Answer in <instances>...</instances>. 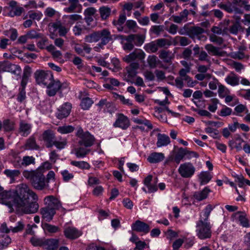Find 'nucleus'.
Returning <instances> with one entry per match:
<instances>
[{"instance_id":"obj_1","label":"nucleus","mask_w":250,"mask_h":250,"mask_svg":"<svg viewBox=\"0 0 250 250\" xmlns=\"http://www.w3.org/2000/svg\"><path fill=\"white\" fill-rule=\"evenodd\" d=\"M38 196L25 183L17 185L13 192L0 190V203L7 206L10 212L15 209L22 213H36L39 208Z\"/></svg>"},{"instance_id":"obj_2","label":"nucleus","mask_w":250,"mask_h":250,"mask_svg":"<svg viewBox=\"0 0 250 250\" xmlns=\"http://www.w3.org/2000/svg\"><path fill=\"white\" fill-rule=\"evenodd\" d=\"M23 177L29 180L34 188L37 190H42L46 188L45 177L39 169L35 170H25L22 172Z\"/></svg>"},{"instance_id":"obj_3","label":"nucleus","mask_w":250,"mask_h":250,"mask_svg":"<svg viewBox=\"0 0 250 250\" xmlns=\"http://www.w3.org/2000/svg\"><path fill=\"white\" fill-rule=\"evenodd\" d=\"M42 139L45 143L46 146L48 148L55 146L58 149H62L64 148L67 144L66 139L60 138L57 139L54 132L50 129L45 130L43 132Z\"/></svg>"},{"instance_id":"obj_4","label":"nucleus","mask_w":250,"mask_h":250,"mask_svg":"<svg viewBox=\"0 0 250 250\" xmlns=\"http://www.w3.org/2000/svg\"><path fill=\"white\" fill-rule=\"evenodd\" d=\"M78 138V144L80 146H84L85 147H90L93 146L95 141V137L89 132H84L81 127H79L76 133Z\"/></svg>"},{"instance_id":"obj_5","label":"nucleus","mask_w":250,"mask_h":250,"mask_svg":"<svg viewBox=\"0 0 250 250\" xmlns=\"http://www.w3.org/2000/svg\"><path fill=\"white\" fill-rule=\"evenodd\" d=\"M211 225L209 223L199 220L196 224L197 235L200 239L209 238L211 236Z\"/></svg>"},{"instance_id":"obj_6","label":"nucleus","mask_w":250,"mask_h":250,"mask_svg":"<svg viewBox=\"0 0 250 250\" xmlns=\"http://www.w3.org/2000/svg\"><path fill=\"white\" fill-rule=\"evenodd\" d=\"M36 82L38 84H42L46 86L50 83L53 79V75L49 71L44 70H37L35 73Z\"/></svg>"},{"instance_id":"obj_7","label":"nucleus","mask_w":250,"mask_h":250,"mask_svg":"<svg viewBox=\"0 0 250 250\" xmlns=\"http://www.w3.org/2000/svg\"><path fill=\"white\" fill-rule=\"evenodd\" d=\"M178 171L183 178H189L194 175L195 167L191 163H185L180 165Z\"/></svg>"},{"instance_id":"obj_8","label":"nucleus","mask_w":250,"mask_h":250,"mask_svg":"<svg viewBox=\"0 0 250 250\" xmlns=\"http://www.w3.org/2000/svg\"><path fill=\"white\" fill-rule=\"evenodd\" d=\"M98 35L99 41L100 40L101 42L98 44L97 46L94 47L95 50H97L99 47L102 48L112 40V35L107 29H103L101 31H98Z\"/></svg>"},{"instance_id":"obj_9","label":"nucleus","mask_w":250,"mask_h":250,"mask_svg":"<svg viewBox=\"0 0 250 250\" xmlns=\"http://www.w3.org/2000/svg\"><path fill=\"white\" fill-rule=\"evenodd\" d=\"M145 57L146 54L142 50L136 49L129 55L125 56L123 58V61L127 63L131 62L135 60L142 61L145 59Z\"/></svg>"},{"instance_id":"obj_10","label":"nucleus","mask_w":250,"mask_h":250,"mask_svg":"<svg viewBox=\"0 0 250 250\" xmlns=\"http://www.w3.org/2000/svg\"><path fill=\"white\" fill-rule=\"evenodd\" d=\"M43 202L46 207L54 209L55 211L56 210L62 208L60 201L53 195L46 196L44 198Z\"/></svg>"},{"instance_id":"obj_11","label":"nucleus","mask_w":250,"mask_h":250,"mask_svg":"<svg viewBox=\"0 0 250 250\" xmlns=\"http://www.w3.org/2000/svg\"><path fill=\"white\" fill-rule=\"evenodd\" d=\"M62 84L59 81L51 80L50 83L46 85V93L49 96H54L58 91L61 89Z\"/></svg>"},{"instance_id":"obj_12","label":"nucleus","mask_w":250,"mask_h":250,"mask_svg":"<svg viewBox=\"0 0 250 250\" xmlns=\"http://www.w3.org/2000/svg\"><path fill=\"white\" fill-rule=\"evenodd\" d=\"M204 32V29L202 27L191 26L189 28L188 36L192 39L197 37L199 40H201L204 38L206 39L205 36L202 35Z\"/></svg>"},{"instance_id":"obj_13","label":"nucleus","mask_w":250,"mask_h":250,"mask_svg":"<svg viewBox=\"0 0 250 250\" xmlns=\"http://www.w3.org/2000/svg\"><path fill=\"white\" fill-rule=\"evenodd\" d=\"M132 230L137 232H143L145 234L147 233L150 230L149 226L140 220H137L131 225Z\"/></svg>"},{"instance_id":"obj_14","label":"nucleus","mask_w":250,"mask_h":250,"mask_svg":"<svg viewBox=\"0 0 250 250\" xmlns=\"http://www.w3.org/2000/svg\"><path fill=\"white\" fill-rule=\"evenodd\" d=\"M113 125L115 127H120L123 129H125L129 126V121L123 114H119L118 118L114 123Z\"/></svg>"},{"instance_id":"obj_15","label":"nucleus","mask_w":250,"mask_h":250,"mask_svg":"<svg viewBox=\"0 0 250 250\" xmlns=\"http://www.w3.org/2000/svg\"><path fill=\"white\" fill-rule=\"evenodd\" d=\"M72 106L70 103H65L58 109L57 117L59 119H62L67 117L71 109Z\"/></svg>"},{"instance_id":"obj_16","label":"nucleus","mask_w":250,"mask_h":250,"mask_svg":"<svg viewBox=\"0 0 250 250\" xmlns=\"http://www.w3.org/2000/svg\"><path fill=\"white\" fill-rule=\"evenodd\" d=\"M64 234L66 238L75 239L80 236L82 233L73 227H67L64 229Z\"/></svg>"},{"instance_id":"obj_17","label":"nucleus","mask_w":250,"mask_h":250,"mask_svg":"<svg viewBox=\"0 0 250 250\" xmlns=\"http://www.w3.org/2000/svg\"><path fill=\"white\" fill-rule=\"evenodd\" d=\"M40 212L43 219L47 222L50 221L56 213V211L54 209L50 208L46 206L41 209Z\"/></svg>"},{"instance_id":"obj_18","label":"nucleus","mask_w":250,"mask_h":250,"mask_svg":"<svg viewBox=\"0 0 250 250\" xmlns=\"http://www.w3.org/2000/svg\"><path fill=\"white\" fill-rule=\"evenodd\" d=\"M139 64L138 62H133L131 63L125 68L127 77L129 78L134 77L137 73V70L139 69Z\"/></svg>"},{"instance_id":"obj_19","label":"nucleus","mask_w":250,"mask_h":250,"mask_svg":"<svg viewBox=\"0 0 250 250\" xmlns=\"http://www.w3.org/2000/svg\"><path fill=\"white\" fill-rule=\"evenodd\" d=\"M59 246V240L56 239H45L43 248L46 250H56Z\"/></svg>"},{"instance_id":"obj_20","label":"nucleus","mask_w":250,"mask_h":250,"mask_svg":"<svg viewBox=\"0 0 250 250\" xmlns=\"http://www.w3.org/2000/svg\"><path fill=\"white\" fill-rule=\"evenodd\" d=\"M32 126L30 124L24 121H21L20 123L19 132L23 136H28L31 132Z\"/></svg>"},{"instance_id":"obj_21","label":"nucleus","mask_w":250,"mask_h":250,"mask_svg":"<svg viewBox=\"0 0 250 250\" xmlns=\"http://www.w3.org/2000/svg\"><path fill=\"white\" fill-rule=\"evenodd\" d=\"M210 191V189L207 187L201 191L195 192L193 197L197 201H201L206 199Z\"/></svg>"},{"instance_id":"obj_22","label":"nucleus","mask_w":250,"mask_h":250,"mask_svg":"<svg viewBox=\"0 0 250 250\" xmlns=\"http://www.w3.org/2000/svg\"><path fill=\"white\" fill-rule=\"evenodd\" d=\"M170 143L169 137L165 134L159 133L157 135L156 145L158 147H161L168 145Z\"/></svg>"},{"instance_id":"obj_23","label":"nucleus","mask_w":250,"mask_h":250,"mask_svg":"<svg viewBox=\"0 0 250 250\" xmlns=\"http://www.w3.org/2000/svg\"><path fill=\"white\" fill-rule=\"evenodd\" d=\"M189 14V12L187 9H184L182 11L179 16H172L173 21L177 23H180L182 22H186L188 20V16Z\"/></svg>"},{"instance_id":"obj_24","label":"nucleus","mask_w":250,"mask_h":250,"mask_svg":"<svg viewBox=\"0 0 250 250\" xmlns=\"http://www.w3.org/2000/svg\"><path fill=\"white\" fill-rule=\"evenodd\" d=\"M24 148L27 150H33L38 149L40 147L36 143L35 137L31 136L26 141Z\"/></svg>"},{"instance_id":"obj_25","label":"nucleus","mask_w":250,"mask_h":250,"mask_svg":"<svg viewBox=\"0 0 250 250\" xmlns=\"http://www.w3.org/2000/svg\"><path fill=\"white\" fill-rule=\"evenodd\" d=\"M165 156L163 153L158 152L152 153L147 158V161L150 163H157L162 161Z\"/></svg>"},{"instance_id":"obj_26","label":"nucleus","mask_w":250,"mask_h":250,"mask_svg":"<svg viewBox=\"0 0 250 250\" xmlns=\"http://www.w3.org/2000/svg\"><path fill=\"white\" fill-rule=\"evenodd\" d=\"M70 5L68 7L64 9L65 12L67 13H72L75 11L77 8H80V11L82 9V5L79 3V0H68Z\"/></svg>"},{"instance_id":"obj_27","label":"nucleus","mask_w":250,"mask_h":250,"mask_svg":"<svg viewBox=\"0 0 250 250\" xmlns=\"http://www.w3.org/2000/svg\"><path fill=\"white\" fill-rule=\"evenodd\" d=\"M225 81L231 86H236L239 83V78L234 73L231 72L226 77Z\"/></svg>"},{"instance_id":"obj_28","label":"nucleus","mask_w":250,"mask_h":250,"mask_svg":"<svg viewBox=\"0 0 250 250\" xmlns=\"http://www.w3.org/2000/svg\"><path fill=\"white\" fill-rule=\"evenodd\" d=\"M146 61L148 67L151 69L155 68L161 62L157 57L154 55H149Z\"/></svg>"},{"instance_id":"obj_29","label":"nucleus","mask_w":250,"mask_h":250,"mask_svg":"<svg viewBox=\"0 0 250 250\" xmlns=\"http://www.w3.org/2000/svg\"><path fill=\"white\" fill-rule=\"evenodd\" d=\"M205 48L208 53L213 56H222V53L219 47H215L211 44H207L205 46Z\"/></svg>"},{"instance_id":"obj_30","label":"nucleus","mask_w":250,"mask_h":250,"mask_svg":"<svg viewBox=\"0 0 250 250\" xmlns=\"http://www.w3.org/2000/svg\"><path fill=\"white\" fill-rule=\"evenodd\" d=\"M6 71L15 75H19L21 72V69L19 65L7 62Z\"/></svg>"},{"instance_id":"obj_31","label":"nucleus","mask_w":250,"mask_h":250,"mask_svg":"<svg viewBox=\"0 0 250 250\" xmlns=\"http://www.w3.org/2000/svg\"><path fill=\"white\" fill-rule=\"evenodd\" d=\"M31 75V68L27 66L23 70V73L21 79V88L25 89L26 85L27 83L28 78Z\"/></svg>"},{"instance_id":"obj_32","label":"nucleus","mask_w":250,"mask_h":250,"mask_svg":"<svg viewBox=\"0 0 250 250\" xmlns=\"http://www.w3.org/2000/svg\"><path fill=\"white\" fill-rule=\"evenodd\" d=\"M126 19L125 14L124 13L120 15L118 20L113 21V24L117 27L118 31H122L123 30L122 25L125 21Z\"/></svg>"},{"instance_id":"obj_33","label":"nucleus","mask_w":250,"mask_h":250,"mask_svg":"<svg viewBox=\"0 0 250 250\" xmlns=\"http://www.w3.org/2000/svg\"><path fill=\"white\" fill-rule=\"evenodd\" d=\"M159 57L161 59L163 60L164 62L168 63L171 62V60L173 59L171 52L165 50H163L160 51Z\"/></svg>"},{"instance_id":"obj_34","label":"nucleus","mask_w":250,"mask_h":250,"mask_svg":"<svg viewBox=\"0 0 250 250\" xmlns=\"http://www.w3.org/2000/svg\"><path fill=\"white\" fill-rule=\"evenodd\" d=\"M219 7L229 13H231L233 11L237 13H241L239 9L236 8L235 5H233L232 3L229 2H228L227 4H220Z\"/></svg>"},{"instance_id":"obj_35","label":"nucleus","mask_w":250,"mask_h":250,"mask_svg":"<svg viewBox=\"0 0 250 250\" xmlns=\"http://www.w3.org/2000/svg\"><path fill=\"white\" fill-rule=\"evenodd\" d=\"M200 184L202 185L207 184L211 179L212 176L208 171H203L199 175Z\"/></svg>"},{"instance_id":"obj_36","label":"nucleus","mask_w":250,"mask_h":250,"mask_svg":"<svg viewBox=\"0 0 250 250\" xmlns=\"http://www.w3.org/2000/svg\"><path fill=\"white\" fill-rule=\"evenodd\" d=\"M74 151L77 158H83L89 153L90 150L86 148L85 147H83L82 146H80L75 148Z\"/></svg>"},{"instance_id":"obj_37","label":"nucleus","mask_w":250,"mask_h":250,"mask_svg":"<svg viewBox=\"0 0 250 250\" xmlns=\"http://www.w3.org/2000/svg\"><path fill=\"white\" fill-rule=\"evenodd\" d=\"M214 207H213L211 205L208 204L205 208L203 214L202 215H201L200 218L199 220H203V222H208V217L210 215L211 211L213 209Z\"/></svg>"},{"instance_id":"obj_38","label":"nucleus","mask_w":250,"mask_h":250,"mask_svg":"<svg viewBox=\"0 0 250 250\" xmlns=\"http://www.w3.org/2000/svg\"><path fill=\"white\" fill-rule=\"evenodd\" d=\"M144 48L149 53H155L158 50V47L155 41L146 44Z\"/></svg>"},{"instance_id":"obj_39","label":"nucleus","mask_w":250,"mask_h":250,"mask_svg":"<svg viewBox=\"0 0 250 250\" xmlns=\"http://www.w3.org/2000/svg\"><path fill=\"white\" fill-rule=\"evenodd\" d=\"M11 242V239L7 234L0 236V250L6 248Z\"/></svg>"},{"instance_id":"obj_40","label":"nucleus","mask_w":250,"mask_h":250,"mask_svg":"<svg viewBox=\"0 0 250 250\" xmlns=\"http://www.w3.org/2000/svg\"><path fill=\"white\" fill-rule=\"evenodd\" d=\"M84 41L89 43L96 42L99 41L98 31L94 32L86 35L84 38Z\"/></svg>"},{"instance_id":"obj_41","label":"nucleus","mask_w":250,"mask_h":250,"mask_svg":"<svg viewBox=\"0 0 250 250\" xmlns=\"http://www.w3.org/2000/svg\"><path fill=\"white\" fill-rule=\"evenodd\" d=\"M70 164L71 165L82 169H89L90 167V165L85 161H72Z\"/></svg>"},{"instance_id":"obj_42","label":"nucleus","mask_w":250,"mask_h":250,"mask_svg":"<svg viewBox=\"0 0 250 250\" xmlns=\"http://www.w3.org/2000/svg\"><path fill=\"white\" fill-rule=\"evenodd\" d=\"M3 173L8 177L10 178L13 181L14 180L16 177H18L21 174L20 171L17 169H5Z\"/></svg>"},{"instance_id":"obj_43","label":"nucleus","mask_w":250,"mask_h":250,"mask_svg":"<svg viewBox=\"0 0 250 250\" xmlns=\"http://www.w3.org/2000/svg\"><path fill=\"white\" fill-rule=\"evenodd\" d=\"M185 148L180 147L174 157V160L177 164H179L180 161L186 155Z\"/></svg>"},{"instance_id":"obj_44","label":"nucleus","mask_w":250,"mask_h":250,"mask_svg":"<svg viewBox=\"0 0 250 250\" xmlns=\"http://www.w3.org/2000/svg\"><path fill=\"white\" fill-rule=\"evenodd\" d=\"M45 238H38L32 237L30 239V242L34 247H41L43 248L44 244Z\"/></svg>"},{"instance_id":"obj_45","label":"nucleus","mask_w":250,"mask_h":250,"mask_svg":"<svg viewBox=\"0 0 250 250\" xmlns=\"http://www.w3.org/2000/svg\"><path fill=\"white\" fill-rule=\"evenodd\" d=\"M133 122L136 124L140 125H144L145 126L147 127V129L146 130V131H148L153 128V125L150 123V122L146 119H134L133 120Z\"/></svg>"},{"instance_id":"obj_46","label":"nucleus","mask_w":250,"mask_h":250,"mask_svg":"<svg viewBox=\"0 0 250 250\" xmlns=\"http://www.w3.org/2000/svg\"><path fill=\"white\" fill-rule=\"evenodd\" d=\"M113 97L116 100H119L123 104L131 106L133 105L132 102L129 99H126L124 96L116 93L113 94Z\"/></svg>"},{"instance_id":"obj_47","label":"nucleus","mask_w":250,"mask_h":250,"mask_svg":"<svg viewBox=\"0 0 250 250\" xmlns=\"http://www.w3.org/2000/svg\"><path fill=\"white\" fill-rule=\"evenodd\" d=\"M101 17L103 20L106 19L110 15L111 9L106 6H103L99 9Z\"/></svg>"},{"instance_id":"obj_48","label":"nucleus","mask_w":250,"mask_h":250,"mask_svg":"<svg viewBox=\"0 0 250 250\" xmlns=\"http://www.w3.org/2000/svg\"><path fill=\"white\" fill-rule=\"evenodd\" d=\"M86 29V28L84 26L82 25L79 21L77 22L76 24L73 27L72 31L75 36H80Z\"/></svg>"},{"instance_id":"obj_49","label":"nucleus","mask_w":250,"mask_h":250,"mask_svg":"<svg viewBox=\"0 0 250 250\" xmlns=\"http://www.w3.org/2000/svg\"><path fill=\"white\" fill-rule=\"evenodd\" d=\"M35 163V158L33 156H25L23 157L20 165H22L23 167H27L30 165L34 164Z\"/></svg>"},{"instance_id":"obj_50","label":"nucleus","mask_w":250,"mask_h":250,"mask_svg":"<svg viewBox=\"0 0 250 250\" xmlns=\"http://www.w3.org/2000/svg\"><path fill=\"white\" fill-rule=\"evenodd\" d=\"M241 212H237L235 214V215L240 214L239 218V221L240 222V224L243 227L246 228H248L250 227V225L249 223V220L246 217L245 215H244V213L242 214H240Z\"/></svg>"},{"instance_id":"obj_51","label":"nucleus","mask_w":250,"mask_h":250,"mask_svg":"<svg viewBox=\"0 0 250 250\" xmlns=\"http://www.w3.org/2000/svg\"><path fill=\"white\" fill-rule=\"evenodd\" d=\"M218 92L220 97L225 98L227 95L229 94L230 91L224 85L220 84L218 85Z\"/></svg>"},{"instance_id":"obj_52","label":"nucleus","mask_w":250,"mask_h":250,"mask_svg":"<svg viewBox=\"0 0 250 250\" xmlns=\"http://www.w3.org/2000/svg\"><path fill=\"white\" fill-rule=\"evenodd\" d=\"M174 39L178 41L180 45L182 46L188 45L191 43V41L186 37L176 36Z\"/></svg>"},{"instance_id":"obj_53","label":"nucleus","mask_w":250,"mask_h":250,"mask_svg":"<svg viewBox=\"0 0 250 250\" xmlns=\"http://www.w3.org/2000/svg\"><path fill=\"white\" fill-rule=\"evenodd\" d=\"M42 228L45 231L50 233H55L59 230L58 227L47 223L44 224L42 225Z\"/></svg>"},{"instance_id":"obj_54","label":"nucleus","mask_w":250,"mask_h":250,"mask_svg":"<svg viewBox=\"0 0 250 250\" xmlns=\"http://www.w3.org/2000/svg\"><path fill=\"white\" fill-rule=\"evenodd\" d=\"M74 127L72 125H63L58 127L57 130L62 134H66L73 132Z\"/></svg>"},{"instance_id":"obj_55","label":"nucleus","mask_w":250,"mask_h":250,"mask_svg":"<svg viewBox=\"0 0 250 250\" xmlns=\"http://www.w3.org/2000/svg\"><path fill=\"white\" fill-rule=\"evenodd\" d=\"M158 47H164L166 46H169L171 44V42L165 38H161L155 41Z\"/></svg>"},{"instance_id":"obj_56","label":"nucleus","mask_w":250,"mask_h":250,"mask_svg":"<svg viewBox=\"0 0 250 250\" xmlns=\"http://www.w3.org/2000/svg\"><path fill=\"white\" fill-rule=\"evenodd\" d=\"M93 104L92 100L89 98H83L81 102V105L84 110L88 109Z\"/></svg>"},{"instance_id":"obj_57","label":"nucleus","mask_w":250,"mask_h":250,"mask_svg":"<svg viewBox=\"0 0 250 250\" xmlns=\"http://www.w3.org/2000/svg\"><path fill=\"white\" fill-rule=\"evenodd\" d=\"M149 31L150 33L159 36L164 31V26L162 25H153L151 27Z\"/></svg>"},{"instance_id":"obj_58","label":"nucleus","mask_w":250,"mask_h":250,"mask_svg":"<svg viewBox=\"0 0 250 250\" xmlns=\"http://www.w3.org/2000/svg\"><path fill=\"white\" fill-rule=\"evenodd\" d=\"M23 11L24 9L22 7H16L14 10H12L9 12L8 15L11 17H14V16H20Z\"/></svg>"},{"instance_id":"obj_59","label":"nucleus","mask_w":250,"mask_h":250,"mask_svg":"<svg viewBox=\"0 0 250 250\" xmlns=\"http://www.w3.org/2000/svg\"><path fill=\"white\" fill-rule=\"evenodd\" d=\"M232 58L238 60H242L243 59H248L250 58V56L245 54L244 52L238 51L232 53Z\"/></svg>"},{"instance_id":"obj_60","label":"nucleus","mask_w":250,"mask_h":250,"mask_svg":"<svg viewBox=\"0 0 250 250\" xmlns=\"http://www.w3.org/2000/svg\"><path fill=\"white\" fill-rule=\"evenodd\" d=\"M42 14L41 12H35L32 11H30L28 12V17L30 20H36L39 21L41 20Z\"/></svg>"},{"instance_id":"obj_61","label":"nucleus","mask_w":250,"mask_h":250,"mask_svg":"<svg viewBox=\"0 0 250 250\" xmlns=\"http://www.w3.org/2000/svg\"><path fill=\"white\" fill-rule=\"evenodd\" d=\"M145 40V36L140 34H135V37L134 38V44L137 46H140L144 42Z\"/></svg>"},{"instance_id":"obj_62","label":"nucleus","mask_w":250,"mask_h":250,"mask_svg":"<svg viewBox=\"0 0 250 250\" xmlns=\"http://www.w3.org/2000/svg\"><path fill=\"white\" fill-rule=\"evenodd\" d=\"M3 127L6 131H11L14 128V123L9 120H5L3 122Z\"/></svg>"},{"instance_id":"obj_63","label":"nucleus","mask_w":250,"mask_h":250,"mask_svg":"<svg viewBox=\"0 0 250 250\" xmlns=\"http://www.w3.org/2000/svg\"><path fill=\"white\" fill-rule=\"evenodd\" d=\"M209 38L211 42L215 43L218 45H221L224 42L222 38L218 37L214 34H210L209 35Z\"/></svg>"},{"instance_id":"obj_64","label":"nucleus","mask_w":250,"mask_h":250,"mask_svg":"<svg viewBox=\"0 0 250 250\" xmlns=\"http://www.w3.org/2000/svg\"><path fill=\"white\" fill-rule=\"evenodd\" d=\"M61 174L64 181L68 182L74 178L72 173L69 172L67 170H64L61 172Z\"/></svg>"}]
</instances>
